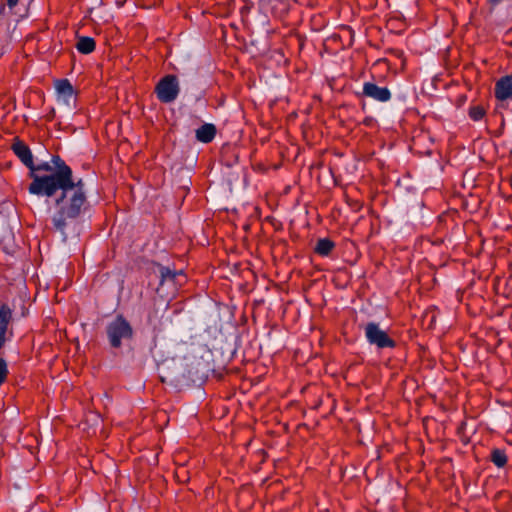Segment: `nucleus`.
<instances>
[{"label":"nucleus","instance_id":"obj_1","mask_svg":"<svg viewBox=\"0 0 512 512\" xmlns=\"http://www.w3.org/2000/svg\"><path fill=\"white\" fill-rule=\"evenodd\" d=\"M28 192L53 200L54 212L51 220L63 242L78 234V218L89 203L83 179L74 178L71 168L62 166L54 175L35 178L29 184Z\"/></svg>","mask_w":512,"mask_h":512},{"label":"nucleus","instance_id":"obj_2","mask_svg":"<svg viewBox=\"0 0 512 512\" xmlns=\"http://www.w3.org/2000/svg\"><path fill=\"white\" fill-rule=\"evenodd\" d=\"M186 358L163 359L158 363L160 378L165 383H184L191 379L192 371L184 367Z\"/></svg>","mask_w":512,"mask_h":512},{"label":"nucleus","instance_id":"obj_3","mask_svg":"<svg viewBox=\"0 0 512 512\" xmlns=\"http://www.w3.org/2000/svg\"><path fill=\"white\" fill-rule=\"evenodd\" d=\"M106 335L110 346L118 349L124 341H129L133 338L134 329L122 314H118L107 324Z\"/></svg>","mask_w":512,"mask_h":512},{"label":"nucleus","instance_id":"obj_4","mask_svg":"<svg viewBox=\"0 0 512 512\" xmlns=\"http://www.w3.org/2000/svg\"><path fill=\"white\" fill-rule=\"evenodd\" d=\"M365 339L371 346L377 350L393 349L396 347V341L390 337L388 331L383 329L379 323L370 321L363 326Z\"/></svg>","mask_w":512,"mask_h":512},{"label":"nucleus","instance_id":"obj_5","mask_svg":"<svg viewBox=\"0 0 512 512\" xmlns=\"http://www.w3.org/2000/svg\"><path fill=\"white\" fill-rule=\"evenodd\" d=\"M180 92L178 79L175 75L168 74L162 77L155 87L157 98L162 103L174 102Z\"/></svg>","mask_w":512,"mask_h":512},{"label":"nucleus","instance_id":"obj_6","mask_svg":"<svg viewBox=\"0 0 512 512\" xmlns=\"http://www.w3.org/2000/svg\"><path fill=\"white\" fill-rule=\"evenodd\" d=\"M11 149L20 161L29 169V177L32 179V182L35 181V178H40L39 174H34L33 154L29 146L19 138H15Z\"/></svg>","mask_w":512,"mask_h":512},{"label":"nucleus","instance_id":"obj_7","mask_svg":"<svg viewBox=\"0 0 512 512\" xmlns=\"http://www.w3.org/2000/svg\"><path fill=\"white\" fill-rule=\"evenodd\" d=\"M362 95L381 103L388 102L392 97L391 91L387 87H380L373 82L363 83Z\"/></svg>","mask_w":512,"mask_h":512},{"label":"nucleus","instance_id":"obj_8","mask_svg":"<svg viewBox=\"0 0 512 512\" xmlns=\"http://www.w3.org/2000/svg\"><path fill=\"white\" fill-rule=\"evenodd\" d=\"M57 102L68 108L71 107L74 98V88L68 79H59L55 83Z\"/></svg>","mask_w":512,"mask_h":512},{"label":"nucleus","instance_id":"obj_9","mask_svg":"<svg viewBox=\"0 0 512 512\" xmlns=\"http://www.w3.org/2000/svg\"><path fill=\"white\" fill-rule=\"evenodd\" d=\"M62 166L70 168L60 156L54 155L50 162L44 161L38 165L34 164V174H37L38 171H44L47 174L39 175V177H49L54 175Z\"/></svg>","mask_w":512,"mask_h":512},{"label":"nucleus","instance_id":"obj_10","mask_svg":"<svg viewBox=\"0 0 512 512\" xmlns=\"http://www.w3.org/2000/svg\"><path fill=\"white\" fill-rule=\"evenodd\" d=\"M494 92L500 101L512 99V74L501 77L495 84Z\"/></svg>","mask_w":512,"mask_h":512},{"label":"nucleus","instance_id":"obj_11","mask_svg":"<svg viewBox=\"0 0 512 512\" xmlns=\"http://www.w3.org/2000/svg\"><path fill=\"white\" fill-rule=\"evenodd\" d=\"M13 311L7 304L0 306V350L6 342V332L12 319Z\"/></svg>","mask_w":512,"mask_h":512},{"label":"nucleus","instance_id":"obj_12","mask_svg":"<svg viewBox=\"0 0 512 512\" xmlns=\"http://www.w3.org/2000/svg\"><path fill=\"white\" fill-rule=\"evenodd\" d=\"M156 267L160 277V286L164 284L176 285L178 277L182 276V271H176L161 264H157Z\"/></svg>","mask_w":512,"mask_h":512},{"label":"nucleus","instance_id":"obj_13","mask_svg":"<svg viewBox=\"0 0 512 512\" xmlns=\"http://www.w3.org/2000/svg\"><path fill=\"white\" fill-rule=\"evenodd\" d=\"M216 126L212 123H205L195 131L197 141L201 143H210L216 136Z\"/></svg>","mask_w":512,"mask_h":512},{"label":"nucleus","instance_id":"obj_14","mask_svg":"<svg viewBox=\"0 0 512 512\" xmlns=\"http://www.w3.org/2000/svg\"><path fill=\"white\" fill-rule=\"evenodd\" d=\"M335 248V243L329 238H320L314 248V252L322 257L330 255L332 250Z\"/></svg>","mask_w":512,"mask_h":512},{"label":"nucleus","instance_id":"obj_15","mask_svg":"<svg viewBox=\"0 0 512 512\" xmlns=\"http://www.w3.org/2000/svg\"><path fill=\"white\" fill-rule=\"evenodd\" d=\"M96 43L92 37L81 36L78 38L76 49L82 54H90L95 50Z\"/></svg>","mask_w":512,"mask_h":512},{"label":"nucleus","instance_id":"obj_16","mask_svg":"<svg viewBox=\"0 0 512 512\" xmlns=\"http://www.w3.org/2000/svg\"><path fill=\"white\" fill-rule=\"evenodd\" d=\"M491 461L498 468H503L507 464V455L503 449L495 448L491 452Z\"/></svg>","mask_w":512,"mask_h":512},{"label":"nucleus","instance_id":"obj_17","mask_svg":"<svg viewBox=\"0 0 512 512\" xmlns=\"http://www.w3.org/2000/svg\"><path fill=\"white\" fill-rule=\"evenodd\" d=\"M485 115V110L481 106H473L469 109V117L474 121L481 120Z\"/></svg>","mask_w":512,"mask_h":512},{"label":"nucleus","instance_id":"obj_18","mask_svg":"<svg viewBox=\"0 0 512 512\" xmlns=\"http://www.w3.org/2000/svg\"><path fill=\"white\" fill-rule=\"evenodd\" d=\"M7 6L12 10L19 2V0H6Z\"/></svg>","mask_w":512,"mask_h":512},{"label":"nucleus","instance_id":"obj_19","mask_svg":"<svg viewBox=\"0 0 512 512\" xmlns=\"http://www.w3.org/2000/svg\"><path fill=\"white\" fill-rule=\"evenodd\" d=\"M150 353H151L152 357H153L157 362H159V359L157 358L156 344L154 345V347H151V348H150Z\"/></svg>","mask_w":512,"mask_h":512},{"label":"nucleus","instance_id":"obj_20","mask_svg":"<svg viewBox=\"0 0 512 512\" xmlns=\"http://www.w3.org/2000/svg\"><path fill=\"white\" fill-rule=\"evenodd\" d=\"M493 5H498L502 0H488Z\"/></svg>","mask_w":512,"mask_h":512}]
</instances>
